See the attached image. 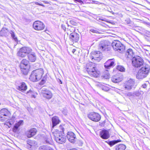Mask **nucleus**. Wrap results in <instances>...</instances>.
<instances>
[{
	"instance_id": "50",
	"label": "nucleus",
	"mask_w": 150,
	"mask_h": 150,
	"mask_svg": "<svg viewBox=\"0 0 150 150\" xmlns=\"http://www.w3.org/2000/svg\"><path fill=\"white\" fill-rule=\"evenodd\" d=\"M32 92V91H31V90H29L28 91V92H27V93H30V92Z\"/></svg>"
},
{
	"instance_id": "51",
	"label": "nucleus",
	"mask_w": 150,
	"mask_h": 150,
	"mask_svg": "<svg viewBox=\"0 0 150 150\" xmlns=\"http://www.w3.org/2000/svg\"><path fill=\"white\" fill-rule=\"evenodd\" d=\"M110 12H111V13H112V14H114V13H114V12H112V11H111H111H110Z\"/></svg>"
},
{
	"instance_id": "3",
	"label": "nucleus",
	"mask_w": 150,
	"mask_h": 150,
	"mask_svg": "<svg viewBox=\"0 0 150 150\" xmlns=\"http://www.w3.org/2000/svg\"><path fill=\"white\" fill-rule=\"evenodd\" d=\"M85 70L91 76L97 77L99 74V71L96 69V64L93 62L86 64L85 67Z\"/></svg>"
},
{
	"instance_id": "27",
	"label": "nucleus",
	"mask_w": 150,
	"mask_h": 150,
	"mask_svg": "<svg viewBox=\"0 0 150 150\" xmlns=\"http://www.w3.org/2000/svg\"><path fill=\"white\" fill-rule=\"evenodd\" d=\"M144 93L143 91H141V90H139L138 91H136L133 92V98L136 99L142 94Z\"/></svg>"
},
{
	"instance_id": "38",
	"label": "nucleus",
	"mask_w": 150,
	"mask_h": 150,
	"mask_svg": "<svg viewBox=\"0 0 150 150\" xmlns=\"http://www.w3.org/2000/svg\"><path fill=\"white\" fill-rule=\"evenodd\" d=\"M46 78L44 77L41 80L40 84L41 85H43L46 82Z\"/></svg>"
},
{
	"instance_id": "36",
	"label": "nucleus",
	"mask_w": 150,
	"mask_h": 150,
	"mask_svg": "<svg viewBox=\"0 0 150 150\" xmlns=\"http://www.w3.org/2000/svg\"><path fill=\"white\" fill-rule=\"evenodd\" d=\"M51 138L50 137H46L45 139L46 143L48 144H50L51 142Z\"/></svg>"
},
{
	"instance_id": "18",
	"label": "nucleus",
	"mask_w": 150,
	"mask_h": 150,
	"mask_svg": "<svg viewBox=\"0 0 150 150\" xmlns=\"http://www.w3.org/2000/svg\"><path fill=\"white\" fill-rule=\"evenodd\" d=\"M108 47V41L105 40L100 42L98 48L100 50L105 51Z\"/></svg>"
},
{
	"instance_id": "26",
	"label": "nucleus",
	"mask_w": 150,
	"mask_h": 150,
	"mask_svg": "<svg viewBox=\"0 0 150 150\" xmlns=\"http://www.w3.org/2000/svg\"><path fill=\"white\" fill-rule=\"evenodd\" d=\"M122 79V78L119 77L117 76H112L111 79L112 81L115 83L119 82L121 81Z\"/></svg>"
},
{
	"instance_id": "47",
	"label": "nucleus",
	"mask_w": 150,
	"mask_h": 150,
	"mask_svg": "<svg viewBox=\"0 0 150 150\" xmlns=\"http://www.w3.org/2000/svg\"><path fill=\"white\" fill-rule=\"evenodd\" d=\"M76 50L75 49H73L72 51V52L74 54L75 52L76 51Z\"/></svg>"
},
{
	"instance_id": "23",
	"label": "nucleus",
	"mask_w": 150,
	"mask_h": 150,
	"mask_svg": "<svg viewBox=\"0 0 150 150\" xmlns=\"http://www.w3.org/2000/svg\"><path fill=\"white\" fill-rule=\"evenodd\" d=\"M23 124V121L20 120L18 122L16 123L13 128V131L14 132H16L18 130L19 127Z\"/></svg>"
},
{
	"instance_id": "5",
	"label": "nucleus",
	"mask_w": 150,
	"mask_h": 150,
	"mask_svg": "<svg viewBox=\"0 0 150 150\" xmlns=\"http://www.w3.org/2000/svg\"><path fill=\"white\" fill-rule=\"evenodd\" d=\"M150 66L148 65L142 67L138 71L136 75L137 79H142L146 77L149 72Z\"/></svg>"
},
{
	"instance_id": "30",
	"label": "nucleus",
	"mask_w": 150,
	"mask_h": 150,
	"mask_svg": "<svg viewBox=\"0 0 150 150\" xmlns=\"http://www.w3.org/2000/svg\"><path fill=\"white\" fill-rule=\"evenodd\" d=\"M119 142H120V140H117L112 141H108V140L107 142L106 141V142H107L111 147Z\"/></svg>"
},
{
	"instance_id": "39",
	"label": "nucleus",
	"mask_w": 150,
	"mask_h": 150,
	"mask_svg": "<svg viewBox=\"0 0 150 150\" xmlns=\"http://www.w3.org/2000/svg\"><path fill=\"white\" fill-rule=\"evenodd\" d=\"M90 31L93 33H98V31L97 30H94V29H91V30H90Z\"/></svg>"
},
{
	"instance_id": "21",
	"label": "nucleus",
	"mask_w": 150,
	"mask_h": 150,
	"mask_svg": "<svg viewBox=\"0 0 150 150\" xmlns=\"http://www.w3.org/2000/svg\"><path fill=\"white\" fill-rule=\"evenodd\" d=\"M52 127L54 128V127L59 124L60 120L58 117L54 116L52 118Z\"/></svg>"
},
{
	"instance_id": "25",
	"label": "nucleus",
	"mask_w": 150,
	"mask_h": 150,
	"mask_svg": "<svg viewBox=\"0 0 150 150\" xmlns=\"http://www.w3.org/2000/svg\"><path fill=\"white\" fill-rule=\"evenodd\" d=\"M9 32L7 29L3 28L0 31V36L7 37L9 35Z\"/></svg>"
},
{
	"instance_id": "43",
	"label": "nucleus",
	"mask_w": 150,
	"mask_h": 150,
	"mask_svg": "<svg viewBox=\"0 0 150 150\" xmlns=\"http://www.w3.org/2000/svg\"><path fill=\"white\" fill-rule=\"evenodd\" d=\"M74 1L75 2H77L81 4L83 3V1L81 0H74Z\"/></svg>"
},
{
	"instance_id": "6",
	"label": "nucleus",
	"mask_w": 150,
	"mask_h": 150,
	"mask_svg": "<svg viewBox=\"0 0 150 150\" xmlns=\"http://www.w3.org/2000/svg\"><path fill=\"white\" fill-rule=\"evenodd\" d=\"M112 45L115 51H117L120 52H122L125 49V46L118 40H114L112 43Z\"/></svg>"
},
{
	"instance_id": "20",
	"label": "nucleus",
	"mask_w": 150,
	"mask_h": 150,
	"mask_svg": "<svg viewBox=\"0 0 150 150\" xmlns=\"http://www.w3.org/2000/svg\"><path fill=\"white\" fill-rule=\"evenodd\" d=\"M27 87L26 84L24 82H21L18 86L16 88L18 90L22 92H25L27 89Z\"/></svg>"
},
{
	"instance_id": "12",
	"label": "nucleus",
	"mask_w": 150,
	"mask_h": 150,
	"mask_svg": "<svg viewBox=\"0 0 150 150\" xmlns=\"http://www.w3.org/2000/svg\"><path fill=\"white\" fill-rule=\"evenodd\" d=\"M34 28L37 30H43L45 27L44 24L39 21H35L33 25Z\"/></svg>"
},
{
	"instance_id": "15",
	"label": "nucleus",
	"mask_w": 150,
	"mask_h": 150,
	"mask_svg": "<svg viewBox=\"0 0 150 150\" xmlns=\"http://www.w3.org/2000/svg\"><path fill=\"white\" fill-rule=\"evenodd\" d=\"M70 40L72 42H77L79 38V35L73 32L71 33L69 35Z\"/></svg>"
},
{
	"instance_id": "32",
	"label": "nucleus",
	"mask_w": 150,
	"mask_h": 150,
	"mask_svg": "<svg viewBox=\"0 0 150 150\" xmlns=\"http://www.w3.org/2000/svg\"><path fill=\"white\" fill-rule=\"evenodd\" d=\"M9 33L11 34V37L16 42H18V40L17 37L15 35L14 32L12 30H10L9 32Z\"/></svg>"
},
{
	"instance_id": "37",
	"label": "nucleus",
	"mask_w": 150,
	"mask_h": 150,
	"mask_svg": "<svg viewBox=\"0 0 150 150\" xmlns=\"http://www.w3.org/2000/svg\"><path fill=\"white\" fill-rule=\"evenodd\" d=\"M133 93L132 92H128L126 93V95L127 96L129 97L130 99L133 98Z\"/></svg>"
},
{
	"instance_id": "13",
	"label": "nucleus",
	"mask_w": 150,
	"mask_h": 150,
	"mask_svg": "<svg viewBox=\"0 0 150 150\" xmlns=\"http://www.w3.org/2000/svg\"><path fill=\"white\" fill-rule=\"evenodd\" d=\"M67 137L69 141L72 143H74L76 139V135L71 131L67 132Z\"/></svg>"
},
{
	"instance_id": "9",
	"label": "nucleus",
	"mask_w": 150,
	"mask_h": 150,
	"mask_svg": "<svg viewBox=\"0 0 150 150\" xmlns=\"http://www.w3.org/2000/svg\"><path fill=\"white\" fill-rule=\"evenodd\" d=\"M10 112L5 108L2 109L0 110V121L2 122L7 121L9 118Z\"/></svg>"
},
{
	"instance_id": "17",
	"label": "nucleus",
	"mask_w": 150,
	"mask_h": 150,
	"mask_svg": "<svg viewBox=\"0 0 150 150\" xmlns=\"http://www.w3.org/2000/svg\"><path fill=\"white\" fill-rule=\"evenodd\" d=\"M115 59H114L108 60L105 63L104 66L106 69H110L115 65Z\"/></svg>"
},
{
	"instance_id": "11",
	"label": "nucleus",
	"mask_w": 150,
	"mask_h": 150,
	"mask_svg": "<svg viewBox=\"0 0 150 150\" xmlns=\"http://www.w3.org/2000/svg\"><path fill=\"white\" fill-rule=\"evenodd\" d=\"M40 94L47 99H50L52 96V94L50 91L47 89L42 88L40 90Z\"/></svg>"
},
{
	"instance_id": "29",
	"label": "nucleus",
	"mask_w": 150,
	"mask_h": 150,
	"mask_svg": "<svg viewBox=\"0 0 150 150\" xmlns=\"http://www.w3.org/2000/svg\"><path fill=\"white\" fill-rule=\"evenodd\" d=\"M39 150H54L53 149L48 145H43L40 146Z\"/></svg>"
},
{
	"instance_id": "22",
	"label": "nucleus",
	"mask_w": 150,
	"mask_h": 150,
	"mask_svg": "<svg viewBox=\"0 0 150 150\" xmlns=\"http://www.w3.org/2000/svg\"><path fill=\"white\" fill-rule=\"evenodd\" d=\"M125 54L127 58H128L129 59L132 60L134 56L133 50L131 49H129L127 50Z\"/></svg>"
},
{
	"instance_id": "19",
	"label": "nucleus",
	"mask_w": 150,
	"mask_h": 150,
	"mask_svg": "<svg viewBox=\"0 0 150 150\" xmlns=\"http://www.w3.org/2000/svg\"><path fill=\"white\" fill-rule=\"evenodd\" d=\"M100 137L104 139H108L110 137V134L108 131L106 130L101 131L100 132Z\"/></svg>"
},
{
	"instance_id": "10",
	"label": "nucleus",
	"mask_w": 150,
	"mask_h": 150,
	"mask_svg": "<svg viewBox=\"0 0 150 150\" xmlns=\"http://www.w3.org/2000/svg\"><path fill=\"white\" fill-rule=\"evenodd\" d=\"M88 118L94 122H98L100 119L101 116L98 113L95 112L89 113L88 115Z\"/></svg>"
},
{
	"instance_id": "28",
	"label": "nucleus",
	"mask_w": 150,
	"mask_h": 150,
	"mask_svg": "<svg viewBox=\"0 0 150 150\" xmlns=\"http://www.w3.org/2000/svg\"><path fill=\"white\" fill-rule=\"evenodd\" d=\"M126 148V146L123 144L117 145L115 146V150H125Z\"/></svg>"
},
{
	"instance_id": "24",
	"label": "nucleus",
	"mask_w": 150,
	"mask_h": 150,
	"mask_svg": "<svg viewBox=\"0 0 150 150\" xmlns=\"http://www.w3.org/2000/svg\"><path fill=\"white\" fill-rule=\"evenodd\" d=\"M20 68L30 67L29 62L26 59H23L21 62Z\"/></svg>"
},
{
	"instance_id": "1",
	"label": "nucleus",
	"mask_w": 150,
	"mask_h": 150,
	"mask_svg": "<svg viewBox=\"0 0 150 150\" xmlns=\"http://www.w3.org/2000/svg\"><path fill=\"white\" fill-rule=\"evenodd\" d=\"M32 50L28 47H23L21 48L17 53L18 56L23 57L28 54L29 60L31 62L35 61L36 59L35 54L34 52H31Z\"/></svg>"
},
{
	"instance_id": "41",
	"label": "nucleus",
	"mask_w": 150,
	"mask_h": 150,
	"mask_svg": "<svg viewBox=\"0 0 150 150\" xmlns=\"http://www.w3.org/2000/svg\"><path fill=\"white\" fill-rule=\"evenodd\" d=\"M147 86V85L146 84V83H144L143 85H142L141 87L142 88H146Z\"/></svg>"
},
{
	"instance_id": "44",
	"label": "nucleus",
	"mask_w": 150,
	"mask_h": 150,
	"mask_svg": "<svg viewBox=\"0 0 150 150\" xmlns=\"http://www.w3.org/2000/svg\"><path fill=\"white\" fill-rule=\"evenodd\" d=\"M62 29H63L64 31H65L66 28L65 27V25L62 24Z\"/></svg>"
},
{
	"instance_id": "52",
	"label": "nucleus",
	"mask_w": 150,
	"mask_h": 150,
	"mask_svg": "<svg viewBox=\"0 0 150 150\" xmlns=\"http://www.w3.org/2000/svg\"><path fill=\"white\" fill-rule=\"evenodd\" d=\"M149 26H150V24H149Z\"/></svg>"
},
{
	"instance_id": "4",
	"label": "nucleus",
	"mask_w": 150,
	"mask_h": 150,
	"mask_svg": "<svg viewBox=\"0 0 150 150\" xmlns=\"http://www.w3.org/2000/svg\"><path fill=\"white\" fill-rule=\"evenodd\" d=\"M43 73V70L42 69L33 71L30 75V79L33 82L38 81L42 78Z\"/></svg>"
},
{
	"instance_id": "2",
	"label": "nucleus",
	"mask_w": 150,
	"mask_h": 150,
	"mask_svg": "<svg viewBox=\"0 0 150 150\" xmlns=\"http://www.w3.org/2000/svg\"><path fill=\"white\" fill-rule=\"evenodd\" d=\"M59 130L56 129L52 132L54 139L56 142L58 143L62 144L65 143L66 140V137L63 135L64 134V126L60 125L59 126Z\"/></svg>"
},
{
	"instance_id": "31",
	"label": "nucleus",
	"mask_w": 150,
	"mask_h": 150,
	"mask_svg": "<svg viewBox=\"0 0 150 150\" xmlns=\"http://www.w3.org/2000/svg\"><path fill=\"white\" fill-rule=\"evenodd\" d=\"M30 67H24L23 68H20L22 73L24 75L27 74L29 71V69Z\"/></svg>"
},
{
	"instance_id": "7",
	"label": "nucleus",
	"mask_w": 150,
	"mask_h": 150,
	"mask_svg": "<svg viewBox=\"0 0 150 150\" xmlns=\"http://www.w3.org/2000/svg\"><path fill=\"white\" fill-rule=\"evenodd\" d=\"M132 65L135 68H139L144 64V61L142 58L138 56H134L132 60Z\"/></svg>"
},
{
	"instance_id": "33",
	"label": "nucleus",
	"mask_w": 150,
	"mask_h": 150,
	"mask_svg": "<svg viewBox=\"0 0 150 150\" xmlns=\"http://www.w3.org/2000/svg\"><path fill=\"white\" fill-rule=\"evenodd\" d=\"M27 144H28V147L30 148L32 146H35V142L34 141L29 140L27 141Z\"/></svg>"
},
{
	"instance_id": "34",
	"label": "nucleus",
	"mask_w": 150,
	"mask_h": 150,
	"mask_svg": "<svg viewBox=\"0 0 150 150\" xmlns=\"http://www.w3.org/2000/svg\"><path fill=\"white\" fill-rule=\"evenodd\" d=\"M117 69L121 71H124L125 70V68L123 66L120 65L117 66Z\"/></svg>"
},
{
	"instance_id": "42",
	"label": "nucleus",
	"mask_w": 150,
	"mask_h": 150,
	"mask_svg": "<svg viewBox=\"0 0 150 150\" xmlns=\"http://www.w3.org/2000/svg\"><path fill=\"white\" fill-rule=\"evenodd\" d=\"M104 77L106 79H108L109 77V74H107L106 75L104 76Z\"/></svg>"
},
{
	"instance_id": "8",
	"label": "nucleus",
	"mask_w": 150,
	"mask_h": 150,
	"mask_svg": "<svg viewBox=\"0 0 150 150\" xmlns=\"http://www.w3.org/2000/svg\"><path fill=\"white\" fill-rule=\"evenodd\" d=\"M90 58L94 62H99L102 59V54L99 51H93L91 53Z\"/></svg>"
},
{
	"instance_id": "35",
	"label": "nucleus",
	"mask_w": 150,
	"mask_h": 150,
	"mask_svg": "<svg viewBox=\"0 0 150 150\" xmlns=\"http://www.w3.org/2000/svg\"><path fill=\"white\" fill-rule=\"evenodd\" d=\"M100 87L102 90L105 91H107L109 90L108 87L102 85Z\"/></svg>"
},
{
	"instance_id": "48",
	"label": "nucleus",
	"mask_w": 150,
	"mask_h": 150,
	"mask_svg": "<svg viewBox=\"0 0 150 150\" xmlns=\"http://www.w3.org/2000/svg\"><path fill=\"white\" fill-rule=\"evenodd\" d=\"M93 3L95 4H97V2H98V1H93Z\"/></svg>"
},
{
	"instance_id": "49",
	"label": "nucleus",
	"mask_w": 150,
	"mask_h": 150,
	"mask_svg": "<svg viewBox=\"0 0 150 150\" xmlns=\"http://www.w3.org/2000/svg\"><path fill=\"white\" fill-rule=\"evenodd\" d=\"M59 82L60 84H62V81L60 79H59Z\"/></svg>"
},
{
	"instance_id": "46",
	"label": "nucleus",
	"mask_w": 150,
	"mask_h": 150,
	"mask_svg": "<svg viewBox=\"0 0 150 150\" xmlns=\"http://www.w3.org/2000/svg\"><path fill=\"white\" fill-rule=\"evenodd\" d=\"M35 3L36 5H39L40 6H42V5L40 3L37 2H35Z\"/></svg>"
},
{
	"instance_id": "14",
	"label": "nucleus",
	"mask_w": 150,
	"mask_h": 150,
	"mask_svg": "<svg viewBox=\"0 0 150 150\" xmlns=\"http://www.w3.org/2000/svg\"><path fill=\"white\" fill-rule=\"evenodd\" d=\"M134 84V80L133 79H130L126 82L124 86L126 90H130L133 87Z\"/></svg>"
},
{
	"instance_id": "45",
	"label": "nucleus",
	"mask_w": 150,
	"mask_h": 150,
	"mask_svg": "<svg viewBox=\"0 0 150 150\" xmlns=\"http://www.w3.org/2000/svg\"><path fill=\"white\" fill-rule=\"evenodd\" d=\"M125 23H127V24H129L130 23V21L129 19H127L125 21Z\"/></svg>"
},
{
	"instance_id": "40",
	"label": "nucleus",
	"mask_w": 150,
	"mask_h": 150,
	"mask_svg": "<svg viewBox=\"0 0 150 150\" xmlns=\"http://www.w3.org/2000/svg\"><path fill=\"white\" fill-rule=\"evenodd\" d=\"M70 22L71 24L74 25H76V22L73 21H70Z\"/></svg>"
},
{
	"instance_id": "16",
	"label": "nucleus",
	"mask_w": 150,
	"mask_h": 150,
	"mask_svg": "<svg viewBox=\"0 0 150 150\" xmlns=\"http://www.w3.org/2000/svg\"><path fill=\"white\" fill-rule=\"evenodd\" d=\"M37 132L36 129L33 128L26 131L25 133V134L28 138H29L35 135Z\"/></svg>"
}]
</instances>
